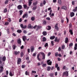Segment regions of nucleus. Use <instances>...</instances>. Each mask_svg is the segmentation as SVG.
<instances>
[{"instance_id":"obj_45","label":"nucleus","mask_w":77,"mask_h":77,"mask_svg":"<svg viewBox=\"0 0 77 77\" xmlns=\"http://www.w3.org/2000/svg\"><path fill=\"white\" fill-rule=\"evenodd\" d=\"M26 67V66L25 65H22V68H24Z\"/></svg>"},{"instance_id":"obj_59","label":"nucleus","mask_w":77,"mask_h":77,"mask_svg":"<svg viewBox=\"0 0 77 77\" xmlns=\"http://www.w3.org/2000/svg\"><path fill=\"white\" fill-rule=\"evenodd\" d=\"M58 67V64L56 63L55 64V68H57Z\"/></svg>"},{"instance_id":"obj_21","label":"nucleus","mask_w":77,"mask_h":77,"mask_svg":"<svg viewBox=\"0 0 77 77\" xmlns=\"http://www.w3.org/2000/svg\"><path fill=\"white\" fill-rule=\"evenodd\" d=\"M14 54L16 55H17V54H20V51L17 52V51H15L14 52Z\"/></svg>"},{"instance_id":"obj_46","label":"nucleus","mask_w":77,"mask_h":77,"mask_svg":"<svg viewBox=\"0 0 77 77\" xmlns=\"http://www.w3.org/2000/svg\"><path fill=\"white\" fill-rule=\"evenodd\" d=\"M27 5H23V7L25 9H26L27 8Z\"/></svg>"},{"instance_id":"obj_64","label":"nucleus","mask_w":77,"mask_h":77,"mask_svg":"<svg viewBox=\"0 0 77 77\" xmlns=\"http://www.w3.org/2000/svg\"><path fill=\"white\" fill-rule=\"evenodd\" d=\"M23 32L24 33H25V34L27 33V31L26 30H24L23 31Z\"/></svg>"},{"instance_id":"obj_52","label":"nucleus","mask_w":77,"mask_h":77,"mask_svg":"<svg viewBox=\"0 0 77 77\" xmlns=\"http://www.w3.org/2000/svg\"><path fill=\"white\" fill-rule=\"evenodd\" d=\"M8 1L9 0H6V2H5V4H7V3H8Z\"/></svg>"},{"instance_id":"obj_34","label":"nucleus","mask_w":77,"mask_h":77,"mask_svg":"<svg viewBox=\"0 0 77 77\" xmlns=\"http://www.w3.org/2000/svg\"><path fill=\"white\" fill-rule=\"evenodd\" d=\"M17 32L18 33H21L22 31H21V30H18L17 31Z\"/></svg>"},{"instance_id":"obj_16","label":"nucleus","mask_w":77,"mask_h":77,"mask_svg":"<svg viewBox=\"0 0 77 77\" xmlns=\"http://www.w3.org/2000/svg\"><path fill=\"white\" fill-rule=\"evenodd\" d=\"M27 28L28 29H32V25L30 24H29Z\"/></svg>"},{"instance_id":"obj_39","label":"nucleus","mask_w":77,"mask_h":77,"mask_svg":"<svg viewBox=\"0 0 77 77\" xmlns=\"http://www.w3.org/2000/svg\"><path fill=\"white\" fill-rule=\"evenodd\" d=\"M65 45H63L62 47H61V48L62 49H65Z\"/></svg>"},{"instance_id":"obj_8","label":"nucleus","mask_w":77,"mask_h":77,"mask_svg":"<svg viewBox=\"0 0 77 77\" xmlns=\"http://www.w3.org/2000/svg\"><path fill=\"white\" fill-rule=\"evenodd\" d=\"M0 73H1V72H3V66H0Z\"/></svg>"},{"instance_id":"obj_28","label":"nucleus","mask_w":77,"mask_h":77,"mask_svg":"<svg viewBox=\"0 0 77 77\" xmlns=\"http://www.w3.org/2000/svg\"><path fill=\"white\" fill-rule=\"evenodd\" d=\"M58 3H59V5H61V4L62 3V2L61 1V0H58Z\"/></svg>"},{"instance_id":"obj_33","label":"nucleus","mask_w":77,"mask_h":77,"mask_svg":"<svg viewBox=\"0 0 77 77\" xmlns=\"http://www.w3.org/2000/svg\"><path fill=\"white\" fill-rule=\"evenodd\" d=\"M55 38V36H51L50 38V39H54V38Z\"/></svg>"},{"instance_id":"obj_26","label":"nucleus","mask_w":77,"mask_h":77,"mask_svg":"<svg viewBox=\"0 0 77 77\" xmlns=\"http://www.w3.org/2000/svg\"><path fill=\"white\" fill-rule=\"evenodd\" d=\"M50 69H51V67L50 66L48 67L47 68V71H50Z\"/></svg>"},{"instance_id":"obj_42","label":"nucleus","mask_w":77,"mask_h":77,"mask_svg":"<svg viewBox=\"0 0 77 77\" xmlns=\"http://www.w3.org/2000/svg\"><path fill=\"white\" fill-rule=\"evenodd\" d=\"M72 5H75V1H73L72 2Z\"/></svg>"},{"instance_id":"obj_10","label":"nucleus","mask_w":77,"mask_h":77,"mask_svg":"<svg viewBox=\"0 0 77 77\" xmlns=\"http://www.w3.org/2000/svg\"><path fill=\"white\" fill-rule=\"evenodd\" d=\"M17 8L19 10H21V9H22V6H21V5H19L18 6Z\"/></svg>"},{"instance_id":"obj_19","label":"nucleus","mask_w":77,"mask_h":77,"mask_svg":"<svg viewBox=\"0 0 77 77\" xmlns=\"http://www.w3.org/2000/svg\"><path fill=\"white\" fill-rule=\"evenodd\" d=\"M55 42H59V39H57V37H56L55 38V39L54 40Z\"/></svg>"},{"instance_id":"obj_24","label":"nucleus","mask_w":77,"mask_h":77,"mask_svg":"<svg viewBox=\"0 0 77 77\" xmlns=\"http://www.w3.org/2000/svg\"><path fill=\"white\" fill-rule=\"evenodd\" d=\"M68 42V38H66L65 39V43H67Z\"/></svg>"},{"instance_id":"obj_6","label":"nucleus","mask_w":77,"mask_h":77,"mask_svg":"<svg viewBox=\"0 0 77 77\" xmlns=\"http://www.w3.org/2000/svg\"><path fill=\"white\" fill-rule=\"evenodd\" d=\"M20 26L22 29H26V28H27V26L25 25L24 26L23 24H21Z\"/></svg>"},{"instance_id":"obj_31","label":"nucleus","mask_w":77,"mask_h":77,"mask_svg":"<svg viewBox=\"0 0 77 77\" xmlns=\"http://www.w3.org/2000/svg\"><path fill=\"white\" fill-rule=\"evenodd\" d=\"M37 8V7H36V6H34V7H33L32 10L33 11H34L35 10H36Z\"/></svg>"},{"instance_id":"obj_1","label":"nucleus","mask_w":77,"mask_h":77,"mask_svg":"<svg viewBox=\"0 0 77 77\" xmlns=\"http://www.w3.org/2000/svg\"><path fill=\"white\" fill-rule=\"evenodd\" d=\"M41 26H37V25H35L33 27L34 29H36V30L38 31L39 29H40V27Z\"/></svg>"},{"instance_id":"obj_17","label":"nucleus","mask_w":77,"mask_h":77,"mask_svg":"<svg viewBox=\"0 0 77 77\" xmlns=\"http://www.w3.org/2000/svg\"><path fill=\"white\" fill-rule=\"evenodd\" d=\"M46 40H47V39H46V38H45V37H43L42 38V41L43 42H45Z\"/></svg>"},{"instance_id":"obj_25","label":"nucleus","mask_w":77,"mask_h":77,"mask_svg":"<svg viewBox=\"0 0 77 77\" xmlns=\"http://www.w3.org/2000/svg\"><path fill=\"white\" fill-rule=\"evenodd\" d=\"M14 75V74H12V72H11V71H10L9 75H10V76H11V77H12V76H13V75Z\"/></svg>"},{"instance_id":"obj_49","label":"nucleus","mask_w":77,"mask_h":77,"mask_svg":"<svg viewBox=\"0 0 77 77\" xmlns=\"http://www.w3.org/2000/svg\"><path fill=\"white\" fill-rule=\"evenodd\" d=\"M54 13H52L51 15H50V17H54Z\"/></svg>"},{"instance_id":"obj_7","label":"nucleus","mask_w":77,"mask_h":77,"mask_svg":"<svg viewBox=\"0 0 77 77\" xmlns=\"http://www.w3.org/2000/svg\"><path fill=\"white\" fill-rule=\"evenodd\" d=\"M63 74L64 75H65L66 76H68V71H66L63 72Z\"/></svg>"},{"instance_id":"obj_3","label":"nucleus","mask_w":77,"mask_h":77,"mask_svg":"<svg viewBox=\"0 0 77 77\" xmlns=\"http://www.w3.org/2000/svg\"><path fill=\"white\" fill-rule=\"evenodd\" d=\"M34 50L35 47H34L33 46H32L30 47V51L32 53L33 52V51H34Z\"/></svg>"},{"instance_id":"obj_5","label":"nucleus","mask_w":77,"mask_h":77,"mask_svg":"<svg viewBox=\"0 0 77 77\" xmlns=\"http://www.w3.org/2000/svg\"><path fill=\"white\" fill-rule=\"evenodd\" d=\"M21 62V59L20 58H17V64H20Z\"/></svg>"},{"instance_id":"obj_9","label":"nucleus","mask_w":77,"mask_h":77,"mask_svg":"<svg viewBox=\"0 0 77 77\" xmlns=\"http://www.w3.org/2000/svg\"><path fill=\"white\" fill-rule=\"evenodd\" d=\"M62 9H64V10H66L67 9V7L65 6H63L61 7Z\"/></svg>"},{"instance_id":"obj_40","label":"nucleus","mask_w":77,"mask_h":77,"mask_svg":"<svg viewBox=\"0 0 77 77\" xmlns=\"http://www.w3.org/2000/svg\"><path fill=\"white\" fill-rule=\"evenodd\" d=\"M37 2H34L33 3V5L34 6H35L36 5H37Z\"/></svg>"},{"instance_id":"obj_15","label":"nucleus","mask_w":77,"mask_h":77,"mask_svg":"<svg viewBox=\"0 0 77 77\" xmlns=\"http://www.w3.org/2000/svg\"><path fill=\"white\" fill-rule=\"evenodd\" d=\"M23 41H25L26 39H27V38L26 37V36H24L23 37Z\"/></svg>"},{"instance_id":"obj_56","label":"nucleus","mask_w":77,"mask_h":77,"mask_svg":"<svg viewBox=\"0 0 77 77\" xmlns=\"http://www.w3.org/2000/svg\"><path fill=\"white\" fill-rule=\"evenodd\" d=\"M46 20H50V18L49 17H47L46 18Z\"/></svg>"},{"instance_id":"obj_61","label":"nucleus","mask_w":77,"mask_h":77,"mask_svg":"<svg viewBox=\"0 0 77 77\" xmlns=\"http://www.w3.org/2000/svg\"><path fill=\"white\" fill-rule=\"evenodd\" d=\"M69 27L70 28H71V27H72V24H71V23H70L69 24Z\"/></svg>"},{"instance_id":"obj_14","label":"nucleus","mask_w":77,"mask_h":77,"mask_svg":"<svg viewBox=\"0 0 77 77\" xmlns=\"http://www.w3.org/2000/svg\"><path fill=\"white\" fill-rule=\"evenodd\" d=\"M25 17H26V18H27V17H28V15H27V14H26L23 15L22 17L23 18H24Z\"/></svg>"},{"instance_id":"obj_32","label":"nucleus","mask_w":77,"mask_h":77,"mask_svg":"<svg viewBox=\"0 0 77 77\" xmlns=\"http://www.w3.org/2000/svg\"><path fill=\"white\" fill-rule=\"evenodd\" d=\"M73 12H75L77 11V7H75V9H74L72 10Z\"/></svg>"},{"instance_id":"obj_58","label":"nucleus","mask_w":77,"mask_h":77,"mask_svg":"<svg viewBox=\"0 0 77 77\" xmlns=\"http://www.w3.org/2000/svg\"><path fill=\"white\" fill-rule=\"evenodd\" d=\"M40 6L41 7H42V6H43V4L42 3H40Z\"/></svg>"},{"instance_id":"obj_43","label":"nucleus","mask_w":77,"mask_h":77,"mask_svg":"<svg viewBox=\"0 0 77 77\" xmlns=\"http://www.w3.org/2000/svg\"><path fill=\"white\" fill-rule=\"evenodd\" d=\"M50 75L51 77H53V76H54V74L51 73L50 74Z\"/></svg>"},{"instance_id":"obj_18","label":"nucleus","mask_w":77,"mask_h":77,"mask_svg":"<svg viewBox=\"0 0 77 77\" xmlns=\"http://www.w3.org/2000/svg\"><path fill=\"white\" fill-rule=\"evenodd\" d=\"M57 25H58L57 23H56L55 26V29H57V30H59V27H57Z\"/></svg>"},{"instance_id":"obj_41","label":"nucleus","mask_w":77,"mask_h":77,"mask_svg":"<svg viewBox=\"0 0 77 77\" xmlns=\"http://www.w3.org/2000/svg\"><path fill=\"white\" fill-rule=\"evenodd\" d=\"M48 43H45V47H48Z\"/></svg>"},{"instance_id":"obj_50","label":"nucleus","mask_w":77,"mask_h":77,"mask_svg":"<svg viewBox=\"0 0 77 77\" xmlns=\"http://www.w3.org/2000/svg\"><path fill=\"white\" fill-rule=\"evenodd\" d=\"M43 5H45L46 3V1L45 0L43 1Z\"/></svg>"},{"instance_id":"obj_53","label":"nucleus","mask_w":77,"mask_h":77,"mask_svg":"<svg viewBox=\"0 0 77 77\" xmlns=\"http://www.w3.org/2000/svg\"><path fill=\"white\" fill-rule=\"evenodd\" d=\"M61 47H59V48H58V50L59 51H61Z\"/></svg>"},{"instance_id":"obj_35","label":"nucleus","mask_w":77,"mask_h":77,"mask_svg":"<svg viewBox=\"0 0 77 77\" xmlns=\"http://www.w3.org/2000/svg\"><path fill=\"white\" fill-rule=\"evenodd\" d=\"M47 66V64L44 63L42 65V67H45Z\"/></svg>"},{"instance_id":"obj_54","label":"nucleus","mask_w":77,"mask_h":77,"mask_svg":"<svg viewBox=\"0 0 77 77\" xmlns=\"http://www.w3.org/2000/svg\"><path fill=\"white\" fill-rule=\"evenodd\" d=\"M43 24H47V22L45 21H44L43 22Z\"/></svg>"},{"instance_id":"obj_47","label":"nucleus","mask_w":77,"mask_h":77,"mask_svg":"<svg viewBox=\"0 0 77 77\" xmlns=\"http://www.w3.org/2000/svg\"><path fill=\"white\" fill-rule=\"evenodd\" d=\"M9 24V23L8 22H6L5 23V26H7Z\"/></svg>"},{"instance_id":"obj_60","label":"nucleus","mask_w":77,"mask_h":77,"mask_svg":"<svg viewBox=\"0 0 77 77\" xmlns=\"http://www.w3.org/2000/svg\"><path fill=\"white\" fill-rule=\"evenodd\" d=\"M13 36H17V35L15 34V33H13L12 34Z\"/></svg>"},{"instance_id":"obj_44","label":"nucleus","mask_w":77,"mask_h":77,"mask_svg":"<svg viewBox=\"0 0 77 77\" xmlns=\"http://www.w3.org/2000/svg\"><path fill=\"white\" fill-rule=\"evenodd\" d=\"M16 47V46L15 45H13V48L14 50H15V48Z\"/></svg>"},{"instance_id":"obj_27","label":"nucleus","mask_w":77,"mask_h":77,"mask_svg":"<svg viewBox=\"0 0 77 77\" xmlns=\"http://www.w3.org/2000/svg\"><path fill=\"white\" fill-rule=\"evenodd\" d=\"M2 61H5L6 60V57L5 56L3 57L2 58Z\"/></svg>"},{"instance_id":"obj_55","label":"nucleus","mask_w":77,"mask_h":77,"mask_svg":"<svg viewBox=\"0 0 77 77\" xmlns=\"http://www.w3.org/2000/svg\"><path fill=\"white\" fill-rule=\"evenodd\" d=\"M51 43L52 45H54V44H53V43H54V42H53V41H51Z\"/></svg>"},{"instance_id":"obj_4","label":"nucleus","mask_w":77,"mask_h":77,"mask_svg":"<svg viewBox=\"0 0 77 77\" xmlns=\"http://www.w3.org/2000/svg\"><path fill=\"white\" fill-rule=\"evenodd\" d=\"M47 63L48 65H51L52 62L50 60H48L47 61Z\"/></svg>"},{"instance_id":"obj_22","label":"nucleus","mask_w":77,"mask_h":77,"mask_svg":"<svg viewBox=\"0 0 77 77\" xmlns=\"http://www.w3.org/2000/svg\"><path fill=\"white\" fill-rule=\"evenodd\" d=\"M42 34L44 36H45V35H47V32L45 31H44L42 32Z\"/></svg>"},{"instance_id":"obj_51","label":"nucleus","mask_w":77,"mask_h":77,"mask_svg":"<svg viewBox=\"0 0 77 77\" xmlns=\"http://www.w3.org/2000/svg\"><path fill=\"white\" fill-rule=\"evenodd\" d=\"M7 33L9 34V28L7 30Z\"/></svg>"},{"instance_id":"obj_20","label":"nucleus","mask_w":77,"mask_h":77,"mask_svg":"<svg viewBox=\"0 0 77 77\" xmlns=\"http://www.w3.org/2000/svg\"><path fill=\"white\" fill-rule=\"evenodd\" d=\"M77 44L75 43V47L74 48V49L75 50H77Z\"/></svg>"},{"instance_id":"obj_11","label":"nucleus","mask_w":77,"mask_h":77,"mask_svg":"<svg viewBox=\"0 0 77 77\" xmlns=\"http://www.w3.org/2000/svg\"><path fill=\"white\" fill-rule=\"evenodd\" d=\"M17 43L20 45H21V41L20 39L19 38L17 40Z\"/></svg>"},{"instance_id":"obj_29","label":"nucleus","mask_w":77,"mask_h":77,"mask_svg":"<svg viewBox=\"0 0 77 77\" xmlns=\"http://www.w3.org/2000/svg\"><path fill=\"white\" fill-rule=\"evenodd\" d=\"M69 32H70L71 35H73V32L71 29H69Z\"/></svg>"},{"instance_id":"obj_36","label":"nucleus","mask_w":77,"mask_h":77,"mask_svg":"<svg viewBox=\"0 0 77 77\" xmlns=\"http://www.w3.org/2000/svg\"><path fill=\"white\" fill-rule=\"evenodd\" d=\"M24 56V54H23V52H21L20 53V56L21 57H23Z\"/></svg>"},{"instance_id":"obj_12","label":"nucleus","mask_w":77,"mask_h":77,"mask_svg":"<svg viewBox=\"0 0 77 77\" xmlns=\"http://www.w3.org/2000/svg\"><path fill=\"white\" fill-rule=\"evenodd\" d=\"M74 15H75V14H74V13L73 12H72L70 13V16L71 17H74Z\"/></svg>"},{"instance_id":"obj_37","label":"nucleus","mask_w":77,"mask_h":77,"mask_svg":"<svg viewBox=\"0 0 77 77\" xmlns=\"http://www.w3.org/2000/svg\"><path fill=\"white\" fill-rule=\"evenodd\" d=\"M31 20L32 21H33L35 20V17H32L31 18Z\"/></svg>"},{"instance_id":"obj_23","label":"nucleus","mask_w":77,"mask_h":77,"mask_svg":"<svg viewBox=\"0 0 77 77\" xmlns=\"http://www.w3.org/2000/svg\"><path fill=\"white\" fill-rule=\"evenodd\" d=\"M46 29L48 30H50V29H51V26H48L46 27Z\"/></svg>"},{"instance_id":"obj_57","label":"nucleus","mask_w":77,"mask_h":77,"mask_svg":"<svg viewBox=\"0 0 77 77\" xmlns=\"http://www.w3.org/2000/svg\"><path fill=\"white\" fill-rule=\"evenodd\" d=\"M37 65L38 66H41V63H40V62H38L37 63Z\"/></svg>"},{"instance_id":"obj_38","label":"nucleus","mask_w":77,"mask_h":77,"mask_svg":"<svg viewBox=\"0 0 77 77\" xmlns=\"http://www.w3.org/2000/svg\"><path fill=\"white\" fill-rule=\"evenodd\" d=\"M72 45H73V44L72 43H70L69 45V46L70 47H72Z\"/></svg>"},{"instance_id":"obj_2","label":"nucleus","mask_w":77,"mask_h":77,"mask_svg":"<svg viewBox=\"0 0 77 77\" xmlns=\"http://www.w3.org/2000/svg\"><path fill=\"white\" fill-rule=\"evenodd\" d=\"M40 53L42 55V59H45V55L43 52H40Z\"/></svg>"},{"instance_id":"obj_13","label":"nucleus","mask_w":77,"mask_h":77,"mask_svg":"<svg viewBox=\"0 0 77 77\" xmlns=\"http://www.w3.org/2000/svg\"><path fill=\"white\" fill-rule=\"evenodd\" d=\"M33 1V0H29L28 5L29 6H30L31 5H32V2Z\"/></svg>"},{"instance_id":"obj_62","label":"nucleus","mask_w":77,"mask_h":77,"mask_svg":"<svg viewBox=\"0 0 77 77\" xmlns=\"http://www.w3.org/2000/svg\"><path fill=\"white\" fill-rule=\"evenodd\" d=\"M4 12H7V8H6L4 10Z\"/></svg>"},{"instance_id":"obj_48","label":"nucleus","mask_w":77,"mask_h":77,"mask_svg":"<svg viewBox=\"0 0 77 77\" xmlns=\"http://www.w3.org/2000/svg\"><path fill=\"white\" fill-rule=\"evenodd\" d=\"M58 56V53L56 52L55 53V56H56V57H57Z\"/></svg>"},{"instance_id":"obj_63","label":"nucleus","mask_w":77,"mask_h":77,"mask_svg":"<svg viewBox=\"0 0 77 77\" xmlns=\"http://www.w3.org/2000/svg\"><path fill=\"white\" fill-rule=\"evenodd\" d=\"M58 56L59 57H62V55L60 54H58Z\"/></svg>"},{"instance_id":"obj_30","label":"nucleus","mask_w":77,"mask_h":77,"mask_svg":"<svg viewBox=\"0 0 77 77\" xmlns=\"http://www.w3.org/2000/svg\"><path fill=\"white\" fill-rule=\"evenodd\" d=\"M19 12H20V15H21L23 14V11L22 10H20L19 11Z\"/></svg>"}]
</instances>
